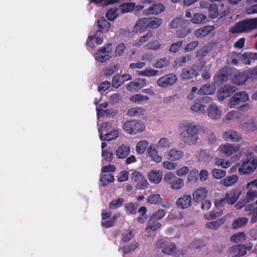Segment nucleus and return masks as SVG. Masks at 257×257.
I'll list each match as a JSON object with an SVG mask.
<instances>
[{
	"label": "nucleus",
	"instance_id": "nucleus-1",
	"mask_svg": "<svg viewBox=\"0 0 257 257\" xmlns=\"http://www.w3.org/2000/svg\"><path fill=\"white\" fill-rule=\"evenodd\" d=\"M182 131L180 138L185 144L191 145L197 143L198 139V129L196 125L191 123H184L180 126Z\"/></svg>",
	"mask_w": 257,
	"mask_h": 257
},
{
	"label": "nucleus",
	"instance_id": "nucleus-2",
	"mask_svg": "<svg viewBox=\"0 0 257 257\" xmlns=\"http://www.w3.org/2000/svg\"><path fill=\"white\" fill-rule=\"evenodd\" d=\"M257 28V18L245 19L238 22L231 27L229 32L231 34L248 32Z\"/></svg>",
	"mask_w": 257,
	"mask_h": 257
},
{
	"label": "nucleus",
	"instance_id": "nucleus-3",
	"mask_svg": "<svg viewBox=\"0 0 257 257\" xmlns=\"http://www.w3.org/2000/svg\"><path fill=\"white\" fill-rule=\"evenodd\" d=\"M240 193L236 189H232L226 192L223 198L216 200L215 205L216 208L224 206L226 204H234L238 200Z\"/></svg>",
	"mask_w": 257,
	"mask_h": 257
},
{
	"label": "nucleus",
	"instance_id": "nucleus-4",
	"mask_svg": "<svg viewBox=\"0 0 257 257\" xmlns=\"http://www.w3.org/2000/svg\"><path fill=\"white\" fill-rule=\"evenodd\" d=\"M145 127L144 123L136 120L126 121L123 125V130L128 134L142 132L145 130Z\"/></svg>",
	"mask_w": 257,
	"mask_h": 257
},
{
	"label": "nucleus",
	"instance_id": "nucleus-5",
	"mask_svg": "<svg viewBox=\"0 0 257 257\" xmlns=\"http://www.w3.org/2000/svg\"><path fill=\"white\" fill-rule=\"evenodd\" d=\"M257 167V160L252 156L246 157L245 161L239 169V171L242 174H249L253 172Z\"/></svg>",
	"mask_w": 257,
	"mask_h": 257
},
{
	"label": "nucleus",
	"instance_id": "nucleus-6",
	"mask_svg": "<svg viewBox=\"0 0 257 257\" xmlns=\"http://www.w3.org/2000/svg\"><path fill=\"white\" fill-rule=\"evenodd\" d=\"M156 247L162 248V252L167 254H172L176 252L177 248L175 243L167 241L161 238L158 240L156 242Z\"/></svg>",
	"mask_w": 257,
	"mask_h": 257
},
{
	"label": "nucleus",
	"instance_id": "nucleus-7",
	"mask_svg": "<svg viewBox=\"0 0 257 257\" xmlns=\"http://www.w3.org/2000/svg\"><path fill=\"white\" fill-rule=\"evenodd\" d=\"M164 180L172 189H179L184 185L183 180L178 178L172 172L167 173L164 176Z\"/></svg>",
	"mask_w": 257,
	"mask_h": 257
},
{
	"label": "nucleus",
	"instance_id": "nucleus-8",
	"mask_svg": "<svg viewBox=\"0 0 257 257\" xmlns=\"http://www.w3.org/2000/svg\"><path fill=\"white\" fill-rule=\"evenodd\" d=\"M131 179L136 183L138 189H144L148 186L149 183L144 175L139 172H135L131 174Z\"/></svg>",
	"mask_w": 257,
	"mask_h": 257
},
{
	"label": "nucleus",
	"instance_id": "nucleus-9",
	"mask_svg": "<svg viewBox=\"0 0 257 257\" xmlns=\"http://www.w3.org/2000/svg\"><path fill=\"white\" fill-rule=\"evenodd\" d=\"M177 78L175 75L170 73L161 77L157 81V84L162 87H167L173 85L177 81Z\"/></svg>",
	"mask_w": 257,
	"mask_h": 257
},
{
	"label": "nucleus",
	"instance_id": "nucleus-10",
	"mask_svg": "<svg viewBox=\"0 0 257 257\" xmlns=\"http://www.w3.org/2000/svg\"><path fill=\"white\" fill-rule=\"evenodd\" d=\"M210 100V97L207 96H203L197 99L194 101L193 105L191 106V109L192 111L204 113L205 112V105L203 103Z\"/></svg>",
	"mask_w": 257,
	"mask_h": 257
},
{
	"label": "nucleus",
	"instance_id": "nucleus-11",
	"mask_svg": "<svg viewBox=\"0 0 257 257\" xmlns=\"http://www.w3.org/2000/svg\"><path fill=\"white\" fill-rule=\"evenodd\" d=\"M248 95L244 91L236 93L229 99V105L230 107H233L240 102H245L248 100Z\"/></svg>",
	"mask_w": 257,
	"mask_h": 257
},
{
	"label": "nucleus",
	"instance_id": "nucleus-12",
	"mask_svg": "<svg viewBox=\"0 0 257 257\" xmlns=\"http://www.w3.org/2000/svg\"><path fill=\"white\" fill-rule=\"evenodd\" d=\"M236 87L231 85H226L218 90V98L223 100L231 96L236 91Z\"/></svg>",
	"mask_w": 257,
	"mask_h": 257
},
{
	"label": "nucleus",
	"instance_id": "nucleus-13",
	"mask_svg": "<svg viewBox=\"0 0 257 257\" xmlns=\"http://www.w3.org/2000/svg\"><path fill=\"white\" fill-rule=\"evenodd\" d=\"M111 44L109 43L105 47L100 48L95 53V59L100 63H103L110 58L109 56V52L107 50Z\"/></svg>",
	"mask_w": 257,
	"mask_h": 257
},
{
	"label": "nucleus",
	"instance_id": "nucleus-14",
	"mask_svg": "<svg viewBox=\"0 0 257 257\" xmlns=\"http://www.w3.org/2000/svg\"><path fill=\"white\" fill-rule=\"evenodd\" d=\"M231 69L228 66H224L214 76V79L216 82L222 83L226 82L228 76L230 74Z\"/></svg>",
	"mask_w": 257,
	"mask_h": 257
},
{
	"label": "nucleus",
	"instance_id": "nucleus-15",
	"mask_svg": "<svg viewBox=\"0 0 257 257\" xmlns=\"http://www.w3.org/2000/svg\"><path fill=\"white\" fill-rule=\"evenodd\" d=\"M97 26L98 29L95 33V36L98 35L99 33L107 32L110 28L111 25L104 17H101L97 20Z\"/></svg>",
	"mask_w": 257,
	"mask_h": 257
},
{
	"label": "nucleus",
	"instance_id": "nucleus-16",
	"mask_svg": "<svg viewBox=\"0 0 257 257\" xmlns=\"http://www.w3.org/2000/svg\"><path fill=\"white\" fill-rule=\"evenodd\" d=\"M239 149V146H234L228 143L219 147L220 152L228 157L236 153Z\"/></svg>",
	"mask_w": 257,
	"mask_h": 257
},
{
	"label": "nucleus",
	"instance_id": "nucleus-17",
	"mask_svg": "<svg viewBox=\"0 0 257 257\" xmlns=\"http://www.w3.org/2000/svg\"><path fill=\"white\" fill-rule=\"evenodd\" d=\"M165 10L164 6L162 4H154L149 8L143 11V14L148 15H158L160 14Z\"/></svg>",
	"mask_w": 257,
	"mask_h": 257
},
{
	"label": "nucleus",
	"instance_id": "nucleus-18",
	"mask_svg": "<svg viewBox=\"0 0 257 257\" xmlns=\"http://www.w3.org/2000/svg\"><path fill=\"white\" fill-rule=\"evenodd\" d=\"M192 197L190 195H184L179 198L176 201V205L178 208L185 209L191 205Z\"/></svg>",
	"mask_w": 257,
	"mask_h": 257
},
{
	"label": "nucleus",
	"instance_id": "nucleus-19",
	"mask_svg": "<svg viewBox=\"0 0 257 257\" xmlns=\"http://www.w3.org/2000/svg\"><path fill=\"white\" fill-rule=\"evenodd\" d=\"M223 139L226 141L238 142L241 139V136L236 132L229 130L224 132L222 136Z\"/></svg>",
	"mask_w": 257,
	"mask_h": 257
},
{
	"label": "nucleus",
	"instance_id": "nucleus-20",
	"mask_svg": "<svg viewBox=\"0 0 257 257\" xmlns=\"http://www.w3.org/2000/svg\"><path fill=\"white\" fill-rule=\"evenodd\" d=\"M229 252L233 254L232 257H239L246 254L245 248L242 244L232 246L229 249Z\"/></svg>",
	"mask_w": 257,
	"mask_h": 257
},
{
	"label": "nucleus",
	"instance_id": "nucleus-21",
	"mask_svg": "<svg viewBox=\"0 0 257 257\" xmlns=\"http://www.w3.org/2000/svg\"><path fill=\"white\" fill-rule=\"evenodd\" d=\"M207 113L209 117L213 119H217L221 116V111L217 106L213 103L211 104L207 108Z\"/></svg>",
	"mask_w": 257,
	"mask_h": 257
},
{
	"label": "nucleus",
	"instance_id": "nucleus-22",
	"mask_svg": "<svg viewBox=\"0 0 257 257\" xmlns=\"http://www.w3.org/2000/svg\"><path fill=\"white\" fill-rule=\"evenodd\" d=\"M98 133L99 134V138L102 141H110L116 139L119 135L118 131L116 130H113L103 136L102 129L98 128Z\"/></svg>",
	"mask_w": 257,
	"mask_h": 257
},
{
	"label": "nucleus",
	"instance_id": "nucleus-23",
	"mask_svg": "<svg viewBox=\"0 0 257 257\" xmlns=\"http://www.w3.org/2000/svg\"><path fill=\"white\" fill-rule=\"evenodd\" d=\"M197 75V71L191 67L183 69L180 74L181 77L183 80H188L193 78Z\"/></svg>",
	"mask_w": 257,
	"mask_h": 257
},
{
	"label": "nucleus",
	"instance_id": "nucleus-24",
	"mask_svg": "<svg viewBox=\"0 0 257 257\" xmlns=\"http://www.w3.org/2000/svg\"><path fill=\"white\" fill-rule=\"evenodd\" d=\"M190 24L189 20L181 18H176L172 21L170 26L172 28H177L187 27Z\"/></svg>",
	"mask_w": 257,
	"mask_h": 257
},
{
	"label": "nucleus",
	"instance_id": "nucleus-25",
	"mask_svg": "<svg viewBox=\"0 0 257 257\" xmlns=\"http://www.w3.org/2000/svg\"><path fill=\"white\" fill-rule=\"evenodd\" d=\"M247 79V75L246 72H238L234 75L232 78V82L235 84L240 85L245 83Z\"/></svg>",
	"mask_w": 257,
	"mask_h": 257
},
{
	"label": "nucleus",
	"instance_id": "nucleus-26",
	"mask_svg": "<svg viewBox=\"0 0 257 257\" xmlns=\"http://www.w3.org/2000/svg\"><path fill=\"white\" fill-rule=\"evenodd\" d=\"M148 18L140 19L134 27V31L141 33L148 29Z\"/></svg>",
	"mask_w": 257,
	"mask_h": 257
},
{
	"label": "nucleus",
	"instance_id": "nucleus-27",
	"mask_svg": "<svg viewBox=\"0 0 257 257\" xmlns=\"http://www.w3.org/2000/svg\"><path fill=\"white\" fill-rule=\"evenodd\" d=\"M184 156V152L176 149H171L168 153L167 158L168 159L175 161L179 160Z\"/></svg>",
	"mask_w": 257,
	"mask_h": 257
},
{
	"label": "nucleus",
	"instance_id": "nucleus-28",
	"mask_svg": "<svg viewBox=\"0 0 257 257\" xmlns=\"http://www.w3.org/2000/svg\"><path fill=\"white\" fill-rule=\"evenodd\" d=\"M147 156L151 157L152 160L159 163L162 161V157L158 154L157 151L155 148V146L151 145L147 150Z\"/></svg>",
	"mask_w": 257,
	"mask_h": 257
},
{
	"label": "nucleus",
	"instance_id": "nucleus-29",
	"mask_svg": "<svg viewBox=\"0 0 257 257\" xmlns=\"http://www.w3.org/2000/svg\"><path fill=\"white\" fill-rule=\"evenodd\" d=\"M130 148L128 146L123 145L118 147L115 151V154L119 159H124L130 154Z\"/></svg>",
	"mask_w": 257,
	"mask_h": 257
},
{
	"label": "nucleus",
	"instance_id": "nucleus-30",
	"mask_svg": "<svg viewBox=\"0 0 257 257\" xmlns=\"http://www.w3.org/2000/svg\"><path fill=\"white\" fill-rule=\"evenodd\" d=\"M207 191L205 188L198 189L193 194V200L195 202H199L203 200L206 197Z\"/></svg>",
	"mask_w": 257,
	"mask_h": 257
},
{
	"label": "nucleus",
	"instance_id": "nucleus-31",
	"mask_svg": "<svg viewBox=\"0 0 257 257\" xmlns=\"http://www.w3.org/2000/svg\"><path fill=\"white\" fill-rule=\"evenodd\" d=\"M149 180L151 183L158 184L162 179V174L159 171H151L148 176Z\"/></svg>",
	"mask_w": 257,
	"mask_h": 257
},
{
	"label": "nucleus",
	"instance_id": "nucleus-32",
	"mask_svg": "<svg viewBox=\"0 0 257 257\" xmlns=\"http://www.w3.org/2000/svg\"><path fill=\"white\" fill-rule=\"evenodd\" d=\"M157 219H155L153 217L150 216L148 221L147 226L146 227V230H148L149 229L152 230L153 231H155L160 228L162 224L160 223H159Z\"/></svg>",
	"mask_w": 257,
	"mask_h": 257
},
{
	"label": "nucleus",
	"instance_id": "nucleus-33",
	"mask_svg": "<svg viewBox=\"0 0 257 257\" xmlns=\"http://www.w3.org/2000/svg\"><path fill=\"white\" fill-rule=\"evenodd\" d=\"M135 3H125L119 6V9L120 10L122 14L128 13L132 12L135 10Z\"/></svg>",
	"mask_w": 257,
	"mask_h": 257
},
{
	"label": "nucleus",
	"instance_id": "nucleus-34",
	"mask_svg": "<svg viewBox=\"0 0 257 257\" xmlns=\"http://www.w3.org/2000/svg\"><path fill=\"white\" fill-rule=\"evenodd\" d=\"M248 219L246 217H239L235 219L232 222V226L233 229H236L245 226L248 222Z\"/></svg>",
	"mask_w": 257,
	"mask_h": 257
},
{
	"label": "nucleus",
	"instance_id": "nucleus-35",
	"mask_svg": "<svg viewBox=\"0 0 257 257\" xmlns=\"http://www.w3.org/2000/svg\"><path fill=\"white\" fill-rule=\"evenodd\" d=\"M148 18V29H155L158 28L162 23L161 19L157 18Z\"/></svg>",
	"mask_w": 257,
	"mask_h": 257
},
{
	"label": "nucleus",
	"instance_id": "nucleus-36",
	"mask_svg": "<svg viewBox=\"0 0 257 257\" xmlns=\"http://www.w3.org/2000/svg\"><path fill=\"white\" fill-rule=\"evenodd\" d=\"M118 15V9L117 8L109 9L105 14L106 18L110 21H113L115 20Z\"/></svg>",
	"mask_w": 257,
	"mask_h": 257
},
{
	"label": "nucleus",
	"instance_id": "nucleus-37",
	"mask_svg": "<svg viewBox=\"0 0 257 257\" xmlns=\"http://www.w3.org/2000/svg\"><path fill=\"white\" fill-rule=\"evenodd\" d=\"M225 219L223 218L219 219L217 220L208 222L206 224V227L215 230L217 229L221 225L223 224L224 222Z\"/></svg>",
	"mask_w": 257,
	"mask_h": 257
},
{
	"label": "nucleus",
	"instance_id": "nucleus-38",
	"mask_svg": "<svg viewBox=\"0 0 257 257\" xmlns=\"http://www.w3.org/2000/svg\"><path fill=\"white\" fill-rule=\"evenodd\" d=\"M210 31V27L206 26L196 30L195 34L198 38H202L207 35Z\"/></svg>",
	"mask_w": 257,
	"mask_h": 257
},
{
	"label": "nucleus",
	"instance_id": "nucleus-39",
	"mask_svg": "<svg viewBox=\"0 0 257 257\" xmlns=\"http://www.w3.org/2000/svg\"><path fill=\"white\" fill-rule=\"evenodd\" d=\"M163 199L159 194H151L147 199V202L150 204L161 203Z\"/></svg>",
	"mask_w": 257,
	"mask_h": 257
},
{
	"label": "nucleus",
	"instance_id": "nucleus-40",
	"mask_svg": "<svg viewBox=\"0 0 257 257\" xmlns=\"http://www.w3.org/2000/svg\"><path fill=\"white\" fill-rule=\"evenodd\" d=\"M148 144V142L146 140L139 142L136 147V152L139 154H143L146 151Z\"/></svg>",
	"mask_w": 257,
	"mask_h": 257
},
{
	"label": "nucleus",
	"instance_id": "nucleus-41",
	"mask_svg": "<svg viewBox=\"0 0 257 257\" xmlns=\"http://www.w3.org/2000/svg\"><path fill=\"white\" fill-rule=\"evenodd\" d=\"M124 200L122 198H118L111 201L108 205L109 208L111 210L116 209L122 206Z\"/></svg>",
	"mask_w": 257,
	"mask_h": 257
},
{
	"label": "nucleus",
	"instance_id": "nucleus-42",
	"mask_svg": "<svg viewBox=\"0 0 257 257\" xmlns=\"http://www.w3.org/2000/svg\"><path fill=\"white\" fill-rule=\"evenodd\" d=\"M170 64V61L167 58H160L153 65V66L156 68L161 69L167 67Z\"/></svg>",
	"mask_w": 257,
	"mask_h": 257
},
{
	"label": "nucleus",
	"instance_id": "nucleus-43",
	"mask_svg": "<svg viewBox=\"0 0 257 257\" xmlns=\"http://www.w3.org/2000/svg\"><path fill=\"white\" fill-rule=\"evenodd\" d=\"M206 17L203 14L201 13H196L193 14V18L191 21L193 24H201L205 21Z\"/></svg>",
	"mask_w": 257,
	"mask_h": 257
},
{
	"label": "nucleus",
	"instance_id": "nucleus-44",
	"mask_svg": "<svg viewBox=\"0 0 257 257\" xmlns=\"http://www.w3.org/2000/svg\"><path fill=\"white\" fill-rule=\"evenodd\" d=\"M245 234L243 232H240L232 235L230 237V241L234 243L242 242L245 240Z\"/></svg>",
	"mask_w": 257,
	"mask_h": 257
},
{
	"label": "nucleus",
	"instance_id": "nucleus-45",
	"mask_svg": "<svg viewBox=\"0 0 257 257\" xmlns=\"http://www.w3.org/2000/svg\"><path fill=\"white\" fill-rule=\"evenodd\" d=\"M237 181V177L235 175L228 176L221 180V183L225 186L232 185Z\"/></svg>",
	"mask_w": 257,
	"mask_h": 257
},
{
	"label": "nucleus",
	"instance_id": "nucleus-46",
	"mask_svg": "<svg viewBox=\"0 0 257 257\" xmlns=\"http://www.w3.org/2000/svg\"><path fill=\"white\" fill-rule=\"evenodd\" d=\"M114 180V176L111 174L103 175L100 179V181L103 186H106L109 183L112 182Z\"/></svg>",
	"mask_w": 257,
	"mask_h": 257
},
{
	"label": "nucleus",
	"instance_id": "nucleus-47",
	"mask_svg": "<svg viewBox=\"0 0 257 257\" xmlns=\"http://www.w3.org/2000/svg\"><path fill=\"white\" fill-rule=\"evenodd\" d=\"M248 191L245 195V199L247 202L253 201L257 197V190L247 188Z\"/></svg>",
	"mask_w": 257,
	"mask_h": 257
},
{
	"label": "nucleus",
	"instance_id": "nucleus-48",
	"mask_svg": "<svg viewBox=\"0 0 257 257\" xmlns=\"http://www.w3.org/2000/svg\"><path fill=\"white\" fill-rule=\"evenodd\" d=\"M209 16L210 18L214 19L218 17V7L216 4L210 5L209 8Z\"/></svg>",
	"mask_w": 257,
	"mask_h": 257
},
{
	"label": "nucleus",
	"instance_id": "nucleus-49",
	"mask_svg": "<svg viewBox=\"0 0 257 257\" xmlns=\"http://www.w3.org/2000/svg\"><path fill=\"white\" fill-rule=\"evenodd\" d=\"M102 162H110L113 159V152L107 149L103 150L102 151Z\"/></svg>",
	"mask_w": 257,
	"mask_h": 257
},
{
	"label": "nucleus",
	"instance_id": "nucleus-50",
	"mask_svg": "<svg viewBox=\"0 0 257 257\" xmlns=\"http://www.w3.org/2000/svg\"><path fill=\"white\" fill-rule=\"evenodd\" d=\"M198 93L200 95H208L213 93V91L210 85L206 84L198 90Z\"/></svg>",
	"mask_w": 257,
	"mask_h": 257
},
{
	"label": "nucleus",
	"instance_id": "nucleus-51",
	"mask_svg": "<svg viewBox=\"0 0 257 257\" xmlns=\"http://www.w3.org/2000/svg\"><path fill=\"white\" fill-rule=\"evenodd\" d=\"M223 213V210H221L217 211H212L208 213H206L204 215V218L207 220H212L216 218V217H219Z\"/></svg>",
	"mask_w": 257,
	"mask_h": 257
},
{
	"label": "nucleus",
	"instance_id": "nucleus-52",
	"mask_svg": "<svg viewBox=\"0 0 257 257\" xmlns=\"http://www.w3.org/2000/svg\"><path fill=\"white\" fill-rule=\"evenodd\" d=\"M239 52L233 51L231 53L230 56L228 60V64L232 65H237L238 60L239 61Z\"/></svg>",
	"mask_w": 257,
	"mask_h": 257
},
{
	"label": "nucleus",
	"instance_id": "nucleus-53",
	"mask_svg": "<svg viewBox=\"0 0 257 257\" xmlns=\"http://www.w3.org/2000/svg\"><path fill=\"white\" fill-rule=\"evenodd\" d=\"M186 27H182V28L177 30L176 35L178 38H184L191 33V30L188 28H186Z\"/></svg>",
	"mask_w": 257,
	"mask_h": 257
},
{
	"label": "nucleus",
	"instance_id": "nucleus-54",
	"mask_svg": "<svg viewBox=\"0 0 257 257\" xmlns=\"http://www.w3.org/2000/svg\"><path fill=\"white\" fill-rule=\"evenodd\" d=\"M145 110L140 107H133L128 109L127 114L130 116H135L136 115L144 114Z\"/></svg>",
	"mask_w": 257,
	"mask_h": 257
},
{
	"label": "nucleus",
	"instance_id": "nucleus-55",
	"mask_svg": "<svg viewBox=\"0 0 257 257\" xmlns=\"http://www.w3.org/2000/svg\"><path fill=\"white\" fill-rule=\"evenodd\" d=\"M198 177V171L196 169H192L188 176V181L190 182H195L197 181Z\"/></svg>",
	"mask_w": 257,
	"mask_h": 257
},
{
	"label": "nucleus",
	"instance_id": "nucleus-56",
	"mask_svg": "<svg viewBox=\"0 0 257 257\" xmlns=\"http://www.w3.org/2000/svg\"><path fill=\"white\" fill-rule=\"evenodd\" d=\"M138 247V244L136 242H132L128 245L124 246L123 248V253L127 254L131 252L134 251Z\"/></svg>",
	"mask_w": 257,
	"mask_h": 257
},
{
	"label": "nucleus",
	"instance_id": "nucleus-57",
	"mask_svg": "<svg viewBox=\"0 0 257 257\" xmlns=\"http://www.w3.org/2000/svg\"><path fill=\"white\" fill-rule=\"evenodd\" d=\"M124 208L126 212L130 214H135L137 213V205H135L133 203H126Z\"/></svg>",
	"mask_w": 257,
	"mask_h": 257
},
{
	"label": "nucleus",
	"instance_id": "nucleus-58",
	"mask_svg": "<svg viewBox=\"0 0 257 257\" xmlns=\"http://www.w3.org/2000/svg\"><path fill=\"white\" fill-rule=\"evenodd\" d=\"M122 83L123 81H122L120 75H119V74H117L116 75L113 76L112 81V85L113 87L117 88Z\"/></svg>",
	"mask_w": 257,
	"mask_h": 257
},
{
	"label": "nucleus",
	"instance_id": "nucleus-59",
	"mask_svg": "<svg viewBox=\"0 0 257 257\" xmlns=\"http://www.w3.org/2000/svg\"><path fill=\"white\" fill-rule=\"evenodd\" d=\"M212 174L215 179H219L225 176L226 171L223 170L214 169L212 171Z\"/></svg>",
	"mask_w": 257,
	"mask_h": 257
},
{
	"label": "nucleus",
	"instance_id": "nucleus-60",
	"mask_svg": "<svg viewBox=\"0 0 257 257\" xmlns=\"http://www.w3.org/2000/svg\"><path fill=\"white\" fill-rule=\"evenodd\" d=\"M215 163L216 165L220 166L225 169L228 168L230 165V163L229 161H225L224 159L219 158H216L215 159Z\"/></svg>",
	"mask_w": 257,
	"mask_h": 257
},
{
	"label": "nucleus",
	"instance_id": "nucleus-61",
	"mask_svg": "<svg viewBox=\"0 0 257 257\" xmlns=\"http://www.w3.org/2000/svg\"><path fill=\"white\" fill-rule=\"evenodd\" d=\"M182 45L183 41H179L178 42L173 43L171 45L169 48V51L170 52L175 53L178 51Z\"/></svg>",
	"mask_w": 257,
	"mask_h": 257
},
{
	"label": "nucleus",
	"instance_id": "nucleus-62",
	"mask_svg": "<svg viewBox=\"0 0 257 257\" xmlns=\"http://www.w3.org/2000/svg\"><path fill=\"white\" fill-rule=\"evenodd\" d=\"M239 55V61H241L245 65H250L251 63L250 59L247 52H245L243 53H239V54H237Z\"/></svg>",
	"mask_w": 257,
	"mask_h": 257
},
{
	"label": "nucleus",
	"instance_id": "nucleus-63",
	"mask_svg": "<svg viewBox=\"0 0 257 257\" xmlns=\"http://www.w3.org/2000/svg\"><path fill=\"white\" fill-rule=\"evenodd\" d=\"M134 236L133 230L130 229L123 233L121 240L124 242H127L132 239Z\"/></svg>",
	"mask_w": 257,
	"mask_h": 257
},
{
	"label": "nucleus",
	"instance_id": "nucleus-64",
	"mask_svg": "<svg viewBox=\"0 0 257 257\" xmlns=\"http://www.w3.org/2000/svg\"><path fill=\"white\" fill-rule=\"evenodd\" d=\"M126 50V46L123 43L119 44L115 48V54L116 56H122Z\"/></svg>",
	"mask_w": 257,
	"mask_h": 257
}]
</instances>
